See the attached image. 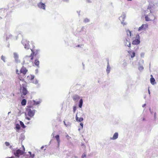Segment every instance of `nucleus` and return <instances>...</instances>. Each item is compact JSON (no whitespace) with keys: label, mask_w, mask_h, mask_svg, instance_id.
Instances as JSON below:
<instances>
[{"label":"nucleus","mask_w":158,"mask_h":158,"mask_svg":"<svg viewBox=\"0 0 158 158\" xmlns=\"http://www.w3.org/2000/svg\"><path fill=\"white\" fill-rule=\"evenodd\" d=\"M35 47L33 45L32 48L31 49L32 53L29 56H26L24 59V62H26L28 64L32 62L33 59V57L34 56H36L39 53L40 50L39 49H35Z\"/></svg>","instance_id":"1"},{"label":"nucleus","mask_w":158,"mask_h":158,"mask_svg":"<svg viewBox=\"0 0 158 158\" xmlns=\"http://www.w3.org/2000/svg\"><path fill=\"white\" fill-rule=\"evenodd\" d=\"M152 9L151 7L148 6L147 10L144 11L145 19L146 21H153L155 19V16L152 14Z\"/></svg>","instance_id":"2"},{"label":"nucleus","mask_w":158,"mask_h":158,"mask_svg":"<svg viewBox=\"0 0 158 158\" xmlns=\"http://www.w3.org/2000/svg\"><path fill=\"white\" fill-rule=\"evenodd\" d=\"M22 149H19L16 148L15 149H13L12 151V153L16 157L19 158L20 156L23 155L25 152V149L23 145H22Z\"/></svg>","instance_id":"3"},{"label":"nucleus","mask_w":158,"mask_h":158,"mask_svg":"<svg viewBox=\"0 0 158 158\" xmlns=\"http://www.w3.org/2000/svg\"><path fill=\"white\" fill-rule=\"evenodd\" d=\"M27 115L30 117H32L34 115L35 110L33 109L32 106H27L26 109Z\"/></svg>","instance_id":"4"},{"label":"nucleus","mask_w":158,"mask_h":158,"mask_svg":"<svg viewBox=\"0 0 158 158\" xmlns=\"http://www.w3.org/2000/svg\"><path fill=\"white\" fill-rule=\"evenodd\" d=\"M135 38V39L132 42V44L133 45H138L140 43V37L138 34L136 35Z\"/></svg>","instance_id":"5"},{"label":"nucleus","mask_w":158,"mask_h":158,"mask_svg":"<svg viewBox=\"0 0 158 158\" xmlns=\"http://www.w3.org/2000/svg\"><path fill=\"white\" fill-rule=\"evenodd\" d=\"M22 43L26 49H29L30 48V45L29 41L26 40H23L22 41Z\"/></svg>","instance_id":"6"},{"label":"nucleus","mask_w":158,"mask_h":158,"mask_svg":"<svg viewBox=\"0 0 158 158\" xmlns=\"http://www.w3.org/2000/svg\"><path fill=\"white\" fill-rule=\"evenodd\" d=\"M28 70L24 66H23L20 70V73H22V76L24 77Z\"/></svg>","instance_id":"7"},{"label":"nucleus","mask_w":158,"mask_h":158,"mask_svg":"<svg viewBox=\"0 0 158 158\" xmlns=\"http://www.w3.org/2000/svg\"><path fill=\"white\" fill-rule=\"evenodd\" d=\"M148 27V25L147 24H142L141 27H139L138 29L139 31H141L142 30L145 29Z\"/></svg>","instance_id":"8"},{"label":"nucleus","mask_w":158,"mask_h":158,"mask_svg":"<svg viewBox=\"0 0 158 158\" xmlns=\"http://www.w3.org/2000/svg\"><path fill=\"white\" fill-rule=\"evenodd\" d=\"M37 5L39 8L44 10H45L46 6L44 3L40 2Z\"/></svg>","instance_id":"9"},{"label":"nucleus","mask_w":158,"mask_h":158,"mask_svg":"<svg viewBox=\"0 0 158 158\" xmlns=\"http://www.w3.org/2000/svg\"><path fill=\"white\" fill-rule=\"evenodd\" d=\"M22 93L24 95H26L27 93V91L26 88L25 86H22Z\"/></svg>","instance_id":"10"},{"label":"nucleus","mask_w":158,"mask_h":158,"mask_svg":"<svg viewBox=\"0 0 158 158\" xmlns=\"http://www.w3.org/2000/svg\"><path fill=\"white\" fill-rule=\"evenodd\" d=\"M27 79L28 81H30V82H31L34 79V76L32 75H30L27 76Z\"/></svg>","instance_id":"11"},{"label":"nucleus","mask_w":158,"mask_h":158,"mask_svg":"<svg viewBox=\"0 0 158 158\" xmlns=\"http://www.w3.org/2000/svg\"><path fill=\"white\" fill-rule=\"evenodd\" d=\"M151 78H150V82L151 83L152 85H154V84L156 83V82H155V79L153 77V76L152 75H151Z\"/></svg>","instance_id":"12"},{"label":"nucleus","mask_w":158,"mask_h":158,"mask_svg":"<svg viewBox=\"0 0 158 158\" xmlns=\"http://www.w3.org/2000/svg\"><path fill=\"white\" fill-rule=\"evenodd\" d=\"M118 133L116 132L114 134L113 137L112 138H111L110 139L113 140L115 139L118 138Z\"/></svg>","instance_id":"13"},{"label":"nucleus","mask_w":158,"mask_h":158,"mask_svg":"<svg viewBox=\"0 0 158 158\" xmlns=\"http://www.w3.org/2000/svg\"><path fill=\"white\" fill-rule=\"evenodd\" d=\"M76 120L77 122H81L83 121V118L82 117L80 118H79L77 117V114L76 116Z\"/></svg>","instance_id":"14"},{"label":"nucleus","mask_w":158,"mask_h":158,"mask_svg":"<svg viewBox=\"0 0 158 158\" xmlns=\"http://www.w3.org/2000/svg\"><path fill=\"white\" fill-rule=\"evenodd\" d=\"M79 98L80 97L79 96L77 95H75L73 97V99L75 101H77L79 99Z\"/></svg>","instance_id":"15"},{"label":"nucleus","mask_w":158,"mask_h":158,"mask_svg":"<svg viewBox=\"0 0 158 158\" xmlns=\"http://www.w3.org/2000/svg\"><path fill=\"white\" fill-rule=\"evenodd\" d=\"M55 138L57 140V142L58 144H59L60 142V139L59 138V135H57L55 136Z\"/></svg>","instance_id":"16"},{"label":"nucleus","mask_w":158,"mask_h":158,"mask_svg":"<svg viewBox=\"0 0 158 158\" xmlns=\"http://www.w3.org/2000/svg\"><path fill=\"white\" fill-rule=\"evenodd\" d=\"M40 62L39 61L38 59L35 60L34 61V64L35 65L38 67L39 64Z\"/></svg>","instance_id":"17"},{"label":"nucleus","mask_w":158,"mask_h":158,"mask_svg":"<svg viewBox=\"0 0 158 158\" xmlns=\"http://www.w3.org/2000/svg\"><path fill=\"white\" fill-rule=\"evenodd\" d=\"M26 100L25 99H23L21 102V104L22 106H25L26 104Z\"/></svg>","instance_id":"18"},{"label":"nucleus","mask_w":158,"mask_h":158,"mask_svg":"<svg viewBox=\"0 0 158 158\" xmlns=\"http://www.w3.org/2000/svg\"><path fill=\"white\" fill-rule=\"evenodd\" d=\"M83 104V100L82 99H81L80 100V102H79V107L81 108L82 105Z\"/></svg>","instance_id":"19"},{"label":"nucleus","mask_w":158,"mask_h":158,"mask_svg":"<svg viewBox=\"0 0 158 158\" xmlns=\"http://www.w3.org/2000/svg\"><path fill=\"white\" fill-rule=\"evenodd\" d=\"M28 153L30 155V156H29V158H33L34 156V154H31V152H29Z\"/></svg>","instance_id":"20"},{"label":"nucleus","mask_w":158,"mask_h":158,"mask_svg":"<svg viewBox=\"0 0 158 158\" xmlns=\"http://www.w3.org/2000/svg\"><path fill=\"white\" fill-rule=\"evenodd\" d=\"M18 78L20 81H22L23 80V78L24 77L22 76V75H18Z\"/></svg>","instance_id":"21"},{"label":"nucleus","mask_w":158,"mask_h":158,"mask_svg":"<svg viewBox=\"0 0 158 158\" xmlns=\"http://www.w3.org/2000/svg\"><path fill=\"white\" fill-rule=\"evenodd\" d=\"M126 33L127 34V35H129V34L130 36L131 37V32L129 30H127L126 31Z\"/></svg>","instance_id":"22"},{"label":"nucleus","mask_w":158,"mask_h":158,"mask_svg":"<svg viewBox=\"0 0 158 158\" xmlns=\"http://www.w3.org/2000/svg\"><path fill=\"white\" fill-rule=\"evenodd\" d=\"M31 82H32L33 83H34L35 84H36L38 83V81L36 79H34L32 81H31Z\"/></svg>","instance_id":"23"},{"label":"nucleus","mask_w":158,"mask_h":158,"mask_svg":"<svg viewBox=\"0 0 158 158\" xmlns=\"http://www.w3.org/2000/svg\"><path fill=\"white\" fill-rule=\"evenodd\" d=\"M20 123L21 126L23 128H25V126L24 125L23 123L21 121H20Z\"/></svg>","instance_id":"24"},{"label":"nucleus","mask_w":158,"mask_h":158,"mask_svg":"<svg viewBox=\"0 0 158 158\" xmlns=\"http://www.w3.org/2000/svg\"><path fill=\"white\" fill-rule=\"evenodd\" d=\"M15 128L16 129H20V127L19 125L18 124H16V125Z\"/></svg>","instance_id":"25"},{"label":"nucleus","mask_w":158,"mask_h":158,"mask_svg":"<svg viewBox=\"0 0 158 158\" xmlns=\"http://www.w3.org/2000/svg\"><path fill=\"white\" fill-rule=\"evenodd\" d=\"M14 57L15 60H17L18 59V56L16 54H15L14 55Z\"/></svg>","instance_id":"26"},{"label":"nucleus","mask_w":158,"mask_h":158,"mask_svg":"<svg viewBox=\"0 0 158 158\" xmlns=\"http://www.w3.org/2000/svg\"><path fill=\"white\" fill-rule=\"evenodd\" d=\"M135 55V53L134 52H133L132 53V54L131 55V57L132 58H133Z\"/></svg>","instance_id":"27"},{"label":"nucleus","mask_w":158,"mask_h":158,"mask_svg":"<svg viewBox=\"0 0 158 158\" xmlns=\"http://www.w3.org/2000/svg\"><path fill=\"white\" fill-rule=\"evenodd\" d=\"M1 59L4 62L5 61V56H1Z\"/></svg>","instance_id":"28"},{"label":"nucleus","mask_w":158,"mask_h":158,"mask_svg":"<svg viewBox=\"0 0 158 158\" xmlns=\"http://www.w3.org/2000/svg\"><path fill=\"white\" fill-rule=\"evenodd\" d=\"M143 69V67L142 66H139V69L140 70H142Z\"/></svg>","instance_id":"29"},{"label":"nucleus","mask_w":158,"mask_h":158,"mask_svg":"<svg viewBox=\"0 0 158 158\" xmlns=\"http://www.w3.org/2000/svg\"><path fill=\"white\" fill-rule=\"evenodd\" d=\"M77 110V107L75 106H74L73 107V111L74 113H75L76 110Z\"/></svg>","instance_id":"30"},{"label":"nucleus","mask_w":158,"mask_h":158,"mask_svg":"<svg viewBox=\"0 0 158 158\" xmlns=\"http://www.w3.org/2000/svg\"><path fill=\"white\" fill-rule=\"evenodd\" d=\"M40 103V102L34 101V104L35 105H38Z\"/></svg>","instance_id":"31"},{"label":"nucleus","mask_w":158,"mask_h":158,"mask_svg":"<svg viewBox=\"0 0 158 158\" xmlns=\"http://www.w3.org/2000/svg\"><path fill=\"white\" fill-rule=\"evenodd\" d=\"M5 144L6 145V146H8L10 145V143L7 142H6L5 143Z\"/></svg>","instance_id":"32"},{"label":"nucleus","mask_w":158,"mask_h":158,"mask_svg":"<svg viewBox=\"0 0 158 158\" xmlns=\"http://www.w3.org/2000/svg\"><path fill=\"white\" fill-rule=\"evenodd\" d=\"M86 157V155L85 154H83L82 156V158H85Z\"/></svg>","instance_id":"33"},{"label":"nucleus","mask_w":158,"mask_h":158,"mask_svg":"<svg viewBox=\"0 0 158 158\" xmlns=\"http://www.w3.org/2000/svg\"><path fill=\"white\" fill-rule=\"evenodd\" d=\"M89 20L88 19H84V22H89Z\"/></svg>","instance_id":"34"},{"label":"nucleus","mask_w":158,"mask_h":158,"mask_svg":"<svg viewBox=\"0 0 158 158\" xmlns=\"http://www.w3.org/2000/svg\"><path fill=\"white\" fill-rule=\"evenodd\" d=\"M80 125H81V129H82L83 128V123H80Z\"/></svg>","instance_id":"35"},{"label":"nucleus","mask_w":158,"mask_h":158,"mask_svg":"<svg viewBox=\"0 0 158 158\" xmlns=\"http://www.w3.org/2000/svg\"><path fill=\"white\" fill-rule=\"evenodd\" d=\"M129 44L128 45H127V46H128L130 48L131 47V43L129 42Z\"/></svg>","instance_id":"36"},{"label":"nucleus","mask_w":158,"mask_h":158,"mask_svg":"<svg viewBox=\"0 0 158 158\" xmlns=\"http://www.w3.org/2000/svg\"><path fill=\"white\" fill-rule=\"evenodd\" d=\"M16 73L17 74H18V75H19V71L18 70V69H17L16 70Z\"/></svg>","instance_id":"37"},{"label":"nucleus","mask_w":158,"mask_h":158,"mask_svg":"<svg viewBox=\"0 0 158 158\" xmlns=\"http://www.w3.org/2000/svg\"><path fill=\"white\" fill-rule=\"evenodd\" d=\"M26 118L27 119V120H30V118H29V117H26Z\"/></svg>","instance_id":"38"},{"label":"nucleus","mask_w":158,"mask_h":158,"mask_svg":"<svg viewBox=\"0 0 158 158\" xmlns=\"http://www.w3.org/2000/svg\"><path fill=\"white\" fill-rule=\"evenodd\" d=\"M14 156H11V157H7L6 158H14Z\"/></svg>","instance_id":"39"},{"label":"nucleus","mask_w":158,"mask_h":158,"mask_svg":"<svg viewBox=\"0 0 158 158\" xmlns=\"http://www.w3.org/2000/svg\"><path fill=\"white\" fill-rule=\"evenodd\" d=\"M128 52L129 54H131V51H128Z\"/></svg>","instance_id":"40"},{"label":"nucleus","mask_w":158,"mask_h":158,"mask_svg":"<svg viewBox=\"0 0 158 158\" xmlns=\"http://www.w3.org/2000/svg\"><path fill=\"white\" fill-rule=\"evenodd\" d=\"M77 47H80V45H77Z\"/></svg>","instance_id":"41"},{"label":"nucleus","mask_w":158,"mask_h":158,"mask_svg":"<svg viewBox=\"0 0 158 158\" xmlns=\"http://www.w3.org/2000/svg\"><path fill=\"white\" fill-rule=\"evenodd\" d=\"M146 104H144L143 105V107L144 106H145Z\"/></svg>","instance_id":"42"},{"label":"nucleus","mask_w":158,"mask_h":158,"mask_svg":"<svg viewBox=\"0 0 158 158\" xmlns=\"http://www.w3.org/2000/svg\"><path fill=\"white\" fill-rule=\"evenodd\" d=\"M107 69H109V67H108V66H107Z\"/></svg>","instance_id":"43"},{"label":"nucleus","mask_w":158,"mask_h":158,"mask_svg":"<svg viewBox=\"0 0 158 158\" xmlns=\"http://www.w3.org/2000/svg\"><path fill=\"white\" fill-rule=\"evenodd\" d=\"M107 69H109V67H108V66H107Z\"/></svg>","instance_id":"44"},{"label":"nucleus","mask_w":158,"mask_h":158,"mask_svg":"<svg viewBox=\"0 0 158 158\" xmlns=\"http://www.w3.org/2000/svg\"><path fill=\"white\" fill-rule=\"evenodd\" d=\"M150 91L149 90V92H148V93H150Z\"/></svg>","instance_id":"45"},{"label":"nucleus","mask_w":158,"mask_h":158,"mask_svg":"<svg viewBox=\"0 0 158 158\" xmlns=\"http://www.w3.org/2000/svg\"><path fill=\"white\" fill-rule=\"evenodd\" d=\"M78 130H80V129L79 128Z\"/></svg>","instance_id":"46"},{"label":"nucleus","mask_w":158,"mask_h":158,"mask_svg":"<svg viewBox=\"0 0 158 158\" xmlns=\"http://www.w3.org/2000/svg\"><path fill=\"white\" fill-rule=\"evenodd\" d=\"M128 1H131V0H128Z\"/></svg>","instance_id":"47"}]
</instances>
